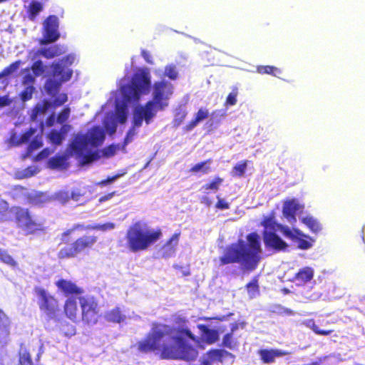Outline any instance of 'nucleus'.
<instances>
[{"mask_svg":"<svg viewBox=\"0 0 365 365\" xmlns=\"http://www.w3.org/2000/svg\"><path fill=\"white\" fill-rule=\"evenodd\" d=\"M294 232L297 235L294 241L297 242V247L299 249L307 250L312 246L310 237L302 233L299 230H294Z\"/></svg>","mask_w":365,"mask_h":365,"instance_id":"c85d7f7f","label":"nucleus"},{"mask_svg":"<svg viewBox=\"0 0 365 365\" xmlns=\"http://www.w3.org/2000/svg\"><path fill=\"white\" fill-rule=\"evenodd\" d=\"M187 322V319L183 317L178 316L175 319V323L179 326H183ZM187 339L197 341L187 327H175L153 322L146 337L137 343V349L143 354L159 353L163 359L193 361L198 356V351L186 342Z\"/></svg>","mask_w":365,"mask_h":365,"instance_id":"f257e3e1","label":"nucleus"},{"mask_svg":"<svg viewBox=\"0 0 365 365\" xmlns=\"http://www.w3.org/2000/svg\"><path fill=\"white\" fill-rule=\"evenodd\" d=\"M153 101L156 103L160 110H163L168 106L167 102L163 100L168 98V96L172 93L173 86L170 83L165 81L155 82L153 86Z\"/></svg>","mask_w":365,"mask_h":365,"instance_id":"f8f14e48","label":"nucleus"},{"mask_svg":"<svg viewBox=\"0 0 365 365\" xmlns=\"http://www.w3.org/2000/svg\"><path fill=\"white\" fill-rule=\"evenodd\" d=\"M70 108H66L63 110V111L58 115L57 118V122L59 123H64L70 115Z\"/></svg>","mask_w":365,"mask_h":365,"instance_id":"052dcab7","label":"nucleus"},{"mask_svg":"<svg viewBox=\"0 0 365 365\" xmlns=\"http://www.w3.org/2000/svg\"><path fill=\"white\" fill-rule=\"evenodd\" d=\"M46 67L43 64L40 60L36 61L32 66L31 70L36 76H40L44 73Z\"/></svg>","mask_w":365,"mask_h":365,"instance_id":"a18cd8bd","label":"nucleus"},{"mask_svg":"<svg viewBox=\"0 0 365 365\" xmlns=\"http://www.w3.org/2000/svg\"><path fill=\"white\" fill-rule=\"evenodd\" d=\"M187 113L185 110H180V111L178 112L175 114V118L173 120L174 126L178 127L180 125H181L182 123L185 120V119L187 116Z\"/></svg>","mask_w":365,"mask_h":365,"instance_id":"603ef678","label":"nucleus"},{"mask_svg":"<svg viewBox=\"0 0 365 365\" xmlns=\"http://www.w3.org/2000/svg\"><path fill=\"white\" fill-rule=\"evenodd\" d=\"M247 160H242L237 163L232 168V175L233 177H242L247 167Z\"/></svg>","mask_w":365,"mask_h":365,"instance_id":"c9c22d12","label":"nucleus"},{"mask_svg":"<svg viewBox=\"0 0 365 365\" xmlns=\"http://www.w3.org/2000/svg\"><path fill=\"white\" fill-rule=\"evenodd\" d=\"M302 221L312 232L314 233H318L322 230L320 223L312 217H305L302 220Z\"/></svg>","mask_w":365,"mask_h":365,"instance_id":"7c9ffc66","label":"nucleus"},{"mask_svg":"<svg viewBox=\"0 0 365 365\" xmlns=\"http://www.w3.org/2000/svg\"><path fill=\"white\" fill-rule=\"evenodd\" d=\"M43 9L41 4L37 1H33L30 6V14L31 16V19H33Z\"/></svg>","mask_w":365,"mask_h":365,"instance_id":"3c124183","label":"nucleus"},{"mask_svg":"<svg viewBox=\"0 0 365 365\" xmlns=\"http://www.w3.org/2000/svg\"><path fill=\"white\" fill-rule=\"evenodd\" d=\"M16 215L18 226L26 234H32L43 228L41 223L36 222L29 213L27 210L15 207L11 210Z\"/></svg>","mask_w":365,"mask_h":365,"instance_id":"1a4fd4ad","label":"nucleus"},{"mask_svg":"<svg viewBox=\"0 0 365 365\" xmlns=\"http://www.w3.org/2000/svg\"><path fill=\"white\" fill-rule=\"evenodd\" d=\"M150 86L149 73L143 71L133 75L130 83L120 86L123 103L119 104L115 100V122L124 123L127 120L128 104L138 102L140 96L149 91Z\"/></svg>","mask_w":365,"mask_h":365,"instance_id":"7ed1b4c3","label":"nucleus"},{"mask_svg":"<svg viewBox=\"0 0 365 365\" xmlns=\"http://www.w3.org/2000/svg\"><path fill=\"white\" fill-rule=\"evenodd\" d=\"M22 64L23 63L21 61H17L11 63L9 66L5 68L1 73H0V78L8 76L16 72Z\"/></svg>","mask_w":365,"mask_h":365,"instance_id":"4c0bfd02","label":"nucleus"},{"mask_svg":"<svg viewBox=\"0 0 365 365\" xmlns=\"http://www.w3.org/2000/svg\"><path fill=\"white\" fill-rule=\"evenodd\" d=\"M238 96V89L237 87H233L232 91L227 95L225 105L226 106H234L237 103Z\"/></svg>","mask_w":365,"mask_h":365,"instance_id":"79ce46f5","label":"nucleus"},{"mask_svg":"<svg viewBox=\"0 0 365 365\" xmlns=\"http://www.w3.org/2000/svg\"><path fill=\"white\" fill-rule=\"evenodd\" d=\"M58 19L56 16H50L43 23V38L40 41L41 45L57 41L60 36L58 32Z\"/></svg>","mask_w":365,"mask_h":365,"instance_id":"9b49d317","label":"nucleus"},{"mask_svg":"<svg viewBox=\"0 0 365 365\" xmlns=\"http://www.w3.org/2000/svg\"><path fill=\"white\" fill-rule=\"evenodd\" d=\"M297 205L294 200L287 201L283 207L284 214L287 215H293L297 210Z\"/></svg>","mask_w":365,"mask_h":365,"instance_id":"37998d69","label":"nucleus"},{"mask_svg":"<svg viewBox=\"0 0 365 365\" xmlns=\"http://www.w3.org/2000/svg\"><path fill=\"white\" fill-rule=\"evenodd\" d=\"M216 198L217 200L215 207L217 210H228L230 207V204L227 202L225 199H222L220 197V195H217Z\"/></svg>","mask_w":365,"mask_h":365,"instance_id":"864d4df0","label":"nucleus"},{"mask_svg":"<svg viewBox=\"0 0 365 365\" xmlns=\"http://www.w3.org/2000/svg\"><path fill=\"white\" fill-rule=\"evenodd\" d=\"M13 102V100L9 97V95L0 96V108L10 106Z\"/></svg>","mask_w":365,"mask_h":365,"instance_id":"e2e57ef3","label":"nucleus"},{"mask_svg":"<svg viewBox=\"0 0 365 365\" xmlns=\"http://www.w3.org/2000/svg\"><path fill=\"white\" fill-rule=\"evenodd\" d=\"M52 67L53 78L48 80L45 84V89L50 95H54L61 83L68 81L73 73L71 69L64 70L61 65H53Z\"/></svg>","mask_w":365,"mask_h":365,"instance_id":"9d476101","label":"nucleus"},{"mask_svg":"<svg viewBox=\"0 0 365 365\" xmlns=\"http://www.w3.org/2000/svg\"><path fill=\"white\" fill-rule=\"evenodd\" d=\"M78 300L82 320L88 324H96L99 317V309L94 298L91 296H80Z\"/></svg>","mask_w":365,"mask_h":365,"instance_id":"6e6552de","label":"nucleus"},{"mask_svg":"<svg viewBox=\"0 0 365 365\" xmlns=\"http://www.w3.org/2000/svg\"><path fill=\"white\" fill-rule=\"evenodd\" d=\"M282 232L283 233V235L286 237H287L288 238L292 240H294L296 237H297V234L295 232H294L293 231H292L289 227H284L282 229Z\"/></svg>","mask_w":365,"mask_h":365,"instance_id":"69168bd1","label":"nucleus"},{"mask_svg":"<svg viewBox=\"0 0 365 365\" xmlns=\"http://www.w3.org/2000/svg\"><path fill=\"white\" fill-rule=\"evenodd\" d=\"M19 362L21 365H33L29 354L26 352L20 354Z\"/></svg>","mask_w":365,"mask_h":365,"instance_id":"680f3d73","label":"nucleus"},{"mask_svg":"<svg viewBox=\"0 0 365 365\" xmlns=\"http://www.w3.org/2000/svg\"><path fill=\"white\" fill-rule=\"evenodd\" d=\"M54 198L63 203L68 200L69 193L66 191H60L55 194Z\"/></svg>","mask_w":365,"mask_h":365,"instance_id":"bf43d9fd","label":"nucleus"},{"mask_svg":"<svg viewBox=\"0 0 365 365\" xmlns=\"http://www.w3.org/2000/svg\"><path fill=\"white\" fill-rule=\"evenodd\" d=\"M77 255V252L75 250L73 244L72 245H68L63 248H62L58 252V257L63 258H69L73 257Z\"/></svg>","mask_w":365,"mask_h":365,"instance_id":"e433bc0d","label":"nucleus"},{"mask_svg":"<svg viewBox=\"0 0 365 365\" xmlns=\"http://www.w3.org/2000/svg\"><path fill=\"white\" fill-rule=\"evenodd\" d=\"M67 155H56L48 160L50 168L63 170L66 168Z\"/></svg>","mask_w":365,"mask_h":365,"instance_id":"cd10ccee","label":"nucleus"},{"mask_svg":"<svg viewBox=\"0 0 365 365\" xmlns=\"http://www.w3.org/2000/svg\"><path fill=\"white\" fill-rule=\"evenodd\" d=\"M314 270L309 267H304L298 271L294 277L296 282L300 284H305L312 279Z\"/></svg>","mask_w":365,"mask_h":365,"instance_id":"b1692460","label":"nucleus"},{"mask_svg":"<svg viewBox=\"0 0 365 365\" xmlns=\"http://www.w3.org/2000/svg\"><path fill=\"white\" fill-rule=\"evenodd\" d=\"M34 130L31 129L30 130L21 135L20 137H19L16 134H13L9 140V145L11 146H16L26 143L34 134Z\"/></svg>","mask_w":365,"mask_h":365,"instance_id":"bb28decb","label":"nucleus"},{"mask_svg":"<svg viewBox=\"0 0 365 365\" xmlns=\"http://www.w3.org/2000/svg\"><path fill=\"white\" fill-rule=\"evenodd\" d=\"M34 91V86H25L24 90L21 93V99L23 101H26L32 98V95Z\"/></svg>","mask_w":365,"mask_h":365,"instance_id":"5fc2aeb1","label":"nucleus"},{"mask_svg":"<svg viewBox=\"0 0 365 365\" xmlns=\"http://www.w3.org/2000/svg\"><path fill=\"white\" fill-rule=\"evenodd\" d=\"M76 59V56L75 54H69L66 57L63 58L60 62L53 63V65H61L63 69H69L68 66L73 64Z\"/></svg>","mask_w":365,"mask_h":365,"instance_id":"49530a36","label":"nucleus"},{"mask_svg":"<svg viewBox=\"0 0 365 365\" xmlns=\"http://www.w3.org/2000/svg\"><path fill=\"white\" fill-rule=\"evenodd\" d=\"M0 261L11 268H16L18 263L6 251L0 249Z\"/></svg>","mask_w":365,"mask_h":365,"instance_id":"72a5a7b5","label":"nucleus"},{"mask_svg":"<svg viewBox=\"0 0 365 365\" xmlns=\"http://www.w3.org/2000/svg\"><path fill=\"white\" fill-rule=\"evenodd\" d=\"M35 292L41 311L48 319H56L59 312L57 300L42 288H36Z\"/></svg>","mask_w":365,"mask_h":365,"instance_id":"423d86ee","label":"nucleus"},{"mask_svg":"<svg viewBox=\"0 0 365 365\" xmlns=\"http://www.w3.org/2000/svg\"><path fill=\"white\" fill-rule=\"evenodd\" d=\"M126 317L122 314L118 309H115V322L123 323L125 321Z\"/></svg>","mask_w":365,"mask_h":365,"instance_id":"774afa93","label":"nucleus"},{"mask_svg":"<svg viewBox=\"0 0 365 365\" xmlns=\"http://www.w3.org/2000/svg\"><path fill=\"white\" fill-rule=\"evenodd\" d=\"M11 212V210L9 209L8 202L0 198V220L2 221H6L9 219L8 217V213Z\"/></svg>","mask_w":365,"mask_h":365,"instance_id":"ea45409f","label":"nucleus"},{"mask_svg":"<svg viewBox=\"0 0 365 365\" xmlns=\"http://www.w3.org/2000/svg\"><path fill=\"white\" fill-rule=\"evenodd\" d=\"M67 96L64 93L58 95L54 101V106H59L67 101Z\"/></svg>","mask_w":365,"mask_h":365,"instance_id":"338daca9","label":"nucleus"},{"mask_svg":"<svg viewBox=\"0 0 365 365\" xmlns=\"http://www.w3.org/2000/svg\"><path fill=\"white\" fill-rule=\"evenodd\" d=\"M39 170L36 166H31L29 167L25 170H24V173L21 178H29L37 174Z\"/></svg>","mask_w":365,"mask_h":365,"instance_id":"13d9d810","label":"nucleus"},{"mask_svg":"<svg viewBox=\"0 0 365 365\" xmlns=\"http://www.w3.org/2000/svg\"><path fill=\"white\" fill-rule=\"evenodd\" d=\"M58 290L68 295H81L83 293V289L78 287L75 283L68 279H59L55 282Z\"/></svg>","mask_w":365,"mask_h":365,"instance_id":"dca6fc26","label":"nucleus"},{"mask_svg":"<svg viewBox=\"0 0 365 365\" xmlns=\"http://www.w3.org/2000/svg\"><path fill=\"white\" fill-rule=\"evenodd\" d=\"M209 117V110L201 108L196 113L195 118L192 119L184 128V132H190L193 130L201 121Z\"/></svg>","mask_w":365,"mask_h":365,"instance_id":"6ab92c4d","label":"nucleus"},{"mask_svg":"<svg viewBox=\"0 0 365 365\" xmlns=\"http://www.w3.org/2000/svg\"><path fill=\"white\" fill-rule=\"evenodd\" d=\"M103 124L107 130V132L112 135L114 133V114L109 113L105 118Z\"/></svg>","mask_w":365,"mask_h":365,"instance_id":"a19ab883","label":"nucleus"},{"mask_svg":"<svg viewBox=\"0 0 365 365\" xmlns=\"http://www.w3.org/2000/svg\"><path fill=\"white\" fill-rule=\"evenodd\" d=\"M54 148H45L36 157L37 160H41L42 159H44L47 158L49 155H51L52 153H53Z\"/></svg>","mask_w":365,"mask_h":365,"instance_id":"0e129e2a","label":"nucleus"},{"mask_svg":"<svg viewBox=\"0 0 365 365\" xmlns=\"http://www.w3.org/2000/svg\"><path fill=\"white\" fill-rule=\"evenodd\" d=\"M135 135V133L133 130H130L127 134H126V136L125 138H124V140H123V143L122 145H120V144H115V152L117 150H125V147L127 145L128 143H129L130 142L132 141L133 140V138Z\"/></svg>","mask_w":365,"mask_h":365,"instance_id":"de8ad7c7","label":"nucleus"},{"mask_svg":"<svg viewBox=\"0 0 365 365\" xmlns=\"http://www.w3.org/2000/svg\"><path fill=\"white\" fill-rule=\"evenodd\" d=\"M223 179L219 176H215L210 182L205 184L202 187V190L205 192L212 190L216 192L219 190L220 185L222 183Z\"/></svg>","mask_w":365,"mask_h":365,"instance_id":"473e14b6","label":"nucleus"},{"mask_svg":"<svg viewBox=\"0 0 365 365\" xmlns=\"http://www.w3.org/2000/svg\"><path fill=\"white\" fill-rule=\"evenodd\" d=\"M71 126L64 125L59 131L53 130L48 135V138L53 145H60L64 139L66 133L70 130Z\"/></svg>","mask_w":365,"mask_h":365,"instance_id":"5701e85b","label":"nucleus"},{"mask_svg":"<svg viewBox=\"0 0 365 365\" xmlns=\"http://www.w3.org/2000/svg\"><path fill=\"white\" fill-rule=\"evenodd\" d=\"M41 145H42V142H41V139H39L38 138H36L35 139H34L28 148V153H29L28 155H31L34 150L39 148Z\"/></svg>","mask_w":365,"mask_h":365,"instance_id":"4d7b16f0","label":"nucleus"},{"mask_svg":"<svg viewBox=\"0 0 365 365\" xmlns=\"http://www.w3.org/2000/svg\"><path fill=\"white\" fill-rule=\"evenodd\" d=\"M165 75L171 80H175L178 78V72L176 66L173 64L168 65L165 68Z\"/></svg>","mask_w":365,"mask_h":365,"instance_id":"09e8293b","label":"nucleus"},{"mask_svg":"<svg viewBox=\"0 0 365 365\" xmlns=\"http://www.w3.org/2000/svg\"><path fill=\"white\" fill-rule=\"evenodd\" d=\"M105 133L102 128L96 127L86 134H78L71 143L68 152L84 165L98 158L96 148L101 145Z\"/></svg>","mask_w":365,"mask_h":365,"instance_id":"20e7f679","label":"nucleus"},{"mask_svg":"<svg viewBox=\"0 0 365 365\" xmlns=\"http://www.w3.org/2000/svg\"><path fill=\"white\" fill-rule=\"evenodd\" d=\"M262 237L265 247L267 249L279 252L286 250L288 247V245L274 232L264 231Z\"/></svg>","mask_w":365,"mask_h":365,"instance_id":"ddd939ff","label":"nucleus"},{"mask_svg":"<svg viewBox=\"0 0 365 365\" xmlns=\"http://www.w3.org/2000/svg\"><path fill=\"white\" fill-rule=\"evenodd\" d=\"M180 233H175L163 245L162 249L163 250L164 256L169 257L174 254L176 247L179 242Z\"/></svg>","mask_w":365,"mask_h":365,"instance_id":"412c9836","label":"nucleus"},{"mask_svg":"<svg viewBox=\"0 0 365 365\" xmlns=\"http://www.w3.org/2000/svg\"><path fill=\"white\" fill-rule=\"evenodd\" d=\"M212 160L211 158H209L206 160L196 163L190 168L189 172L194 175H196L199 173H202V174H207L210 171H211V168L210 165L212 163Z\"/></svg>","mask_w":365,"mask_h":365,"instance_id":"a878e982","label":"nucleus"},{"mask_svg":"<svg viewBox=\"0 0 365 365\" xmlns=\"http://www.w3.org/2000/svg\"><path fill=\"white\" fill-rule=\"evenodd\" d=\"M160 229L150 230L141 221L134 222L127 230L125 239L128 250L133 252L148 250L161 237Z\"/></svg>","mask_w":365,"mask_h":365,"instance_id":"39448f33","label":"nucleus"},{"mask_svg":"<svg viewBox=\"0 0 365 365\" xmlns=\"http://www.w3.org/2000/svg\"><path fill=\"white\" fill-rule=\"evenodd\" d=\"M306 325L317 335L328 336L330 335L334 331V330L332 329L325 330L319 329V327L316 324L314 320L312 319H309L307 322Z\"/></svg>","mask_w":365,"mask_h":365,"instance_id":"f704fd0d","label":"nucleus"},{"mask_svg":"<svg viewBox=\"0 0 365 365\" xmlns=\"http://www.w3.org/2000/svg\"><path fill=\"white\" fill-rule=\"evenodd\" d=\"M66 51V47L61 45H54L48 48H42L38 51L30 53L32 61L36 60L39 56H43L46 58H51L58 56Z\"/></svg>","mask_w":365,"mask_h":365,"instance_id":"4468645a","label":"nucleus"},{"mask_svg":"<svg viewBox=\"0 0 365 365\" xmlns=\"http://www.w3.org/2000/svg\"><path fill=\"white\" fill-rule=\"evenodd\" d=\"M247 242L238 240L227 245L219 257V265L240 264L244 270L252 272L257 269L262 259L260 235L252 232L247 235Z\"/></svg>","mask_w":365,"mask_h":365,"instance_id":"f03ea898","label":"nucleus"},{"mask_svg":"<svg viewBox=\"0 0 365 365\" xmlns=\"http://www.w3.org/2000/svg\"><path fill=\"white\" fill-rule=\"evenodd\" d=\"M35 82V76L32 75L29 68L25 69L24 71V77L22 83L24 86H34Z\"/></svg>","mask_w":365,"mask_h":365,"instance_id":"c03bdc74","label":"nucleus"},{"mask_svg":"<svg viewBox=\"0 0 365 365\" xmlns=\"http://www.w3.org/2000/svg\"><path fill=\"white\" fill-rule=\"evenodd\" d=\"M65 312L67 317L74 321L77 318L78 307L77 302L75 298L73 297L68 298L65 304Z\"/></svg>","mask_w":365,"mask_h":365,"instance_id":"393cba45","label":"nucleus"},{"mask_svg":"<svg viewBox=\"0 0 365 365\" xmlns=\"http://www.w3.org/2000/svg\"><path fill=\"white\" fill-rule=\"evenodd\" d=\"M287 351L277 349H262L258 351L261 361L264 364H272L276 358L282 357L289 354Z\"/></svg>","mask_w":365,"mask_h":365,"instance_id":"2eb2a0df","label":"nucleus"},{"mask_svg":"<svg viewBox=\"0 0 365 365\" xmlns=\"http://www.w3.org/2000/svg\"><path fill=\"white\" fill-rule=\"evenodd\" d=\"M197 328L200 331L202 340L207 344H214L219 339V334L217 330L211 329L205 324H198Z\"/></svg>","mask_w":365,"mask_h":365,"instance_id":"a211bd4d","label":"nucleus"},{"mask_svg":"<svg viewBox=\"0 0 365 365\" xmlns=\"http://www.w3.org/2000/svg\"><path fill=\"white\" fill-rule=\"evenodd\" d=\"M237 344V341L233 337V334L230 332L224 336L222 341V346L230 349H234Z\"/></svg>","mask_w":365,"mask_h":365,"instance_id":"58836bf2","label":"nucleus"},{"mask_svg":"<svg viewBox=\"0 0 365 365\" xmlns=\"http://www.w3.org/2000/svg\"><path fill=\"white\" fill-rule=\"evenodd\" d=\"M257 71L260 74H269L274 76L282 74L281 69L273 66H259L257 67Z\"/></svg>","mask_w":365,"mask_h":365,"instance_id":"2f4dec72","label":"nucleus"},{"mask_svg":"<svg viewBox=\"0 0 365 365\" xmlns=\"http://www.w3.org/2000/svg\"><path fill=\"white\" fill-rule=\"evenodd\" d=\"M96 242V237L93 236H85L78 239L74 243L77 254L83 251L86 248L92 247Z\"/></svg>","mask_w":365,"mask_h":365,"instance_id":"4be33fe9","label":"nucleus"},{"mask_svg":"<svg viewBox=\"0 0 365 365\" xmlns=\"http://www.w3.org/2000/svg\"><path fill=\"white\" fill-rule=\"evenodd\" d=\"M258 282V276H255L245 286L247 294L251 299L255 298L259 294V286Z\"/></svg>","mask_w":365,"mask_h":365,"instance_id":"c756f323","label":"nucleus"},{"mask_svg":"<svg viewBox=\"0 0 365 365\" xmlns=\"http://www.w3.org/2000/svg\"><path fill=\"white\" fill-rule=\"evenodd\" d=\"M207 355L212 361H221L223 356V351L220 349H211L207 352Z\"/></svg>","mask_w":365,"mask_h":365,"instance_id":"8fccbe9b","label":"nucleus"},{"mask_svg":"<svg viewBox=\"0 0 365 365\" xmlns=\"http://www.w3.org/2000/svg\"><path fill=\"white\" fill-rule=\"evenodd\" d=\"M10 319L0 309V344L6 343L10 334Z\"/></svg>","mask_w":365,"mask_h":365,"instance_id":"f3484780","label":"nucleus"},{"mask_svg":"<svg viewBox=\"0 0 365 365\" xmlns=\"http://www.w3.org/2000/svg\"><path fill=\"white\" fill-rule=\"evenodd\" d=\"M51 103L48 101L38 103L31 113V119L33 120L40 121L41 123V116H43L47 113V111L51 108Z\"/></svg>","mask_w":365,"mask_h":365,"instance_id":"aec40b11","label":"nucleus"},{"mask_svg":"<svg viewBox=\"0 0 365 365\" xmlns=\"http://www.w3.org/2000/svg\"><path fill=\"white\" fill-rule=\"evenodd\" d=\"M159 110L160 108L153 101H148L144 106L135 107L133 111V126L140 127L143 120L148 125Z\"/></svg>","mask_w":365,"mask_h":365,"instance_id":"0eeeda50","label":"nucleus"},{"mask_svg":"<svg viewBox=\"0 0 365 365\" xmlns=\"http://www.w3.org/2000/svg\"><path fill=\"white\" fill-rule=\"evenodd\" d=\"M273 309V312L277 313L278 314L292 315L293 314L292 310L284 307L280 304L274 306Z\"/></svg>","mask_w":365,"mask_h":365,"instance_id":"6e6d98bb","label":"nucleus"}]
</instances>
